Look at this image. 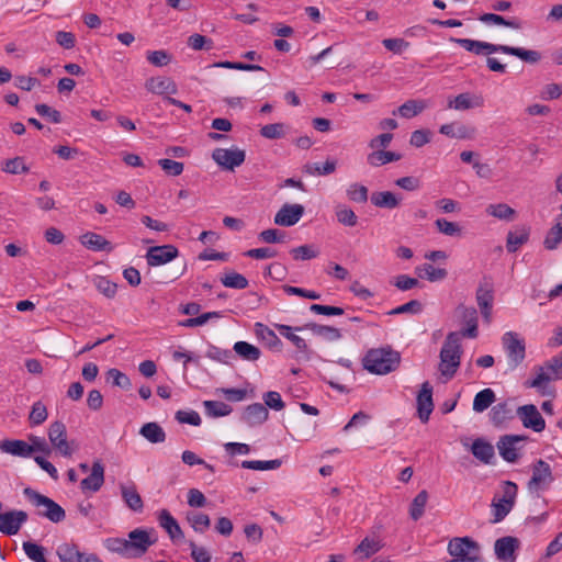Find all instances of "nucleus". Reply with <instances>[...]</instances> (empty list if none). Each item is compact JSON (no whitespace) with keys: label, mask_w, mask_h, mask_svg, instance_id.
Returning <instances> with one entry per match:
<instances>
[{"label":"nucleus","mask_w":562,"mask_h":562,"mask_svg":"<svg viewBox=\"0 0 562 562\" xmlns=\"http://www.w3.org/2000/svg\"><path fill=\"white\" fill-rule=\"evenodd\" d=\"M24 495L38 509V515L47 518L52 522H60L65 519V509L52 498L26 487Z\"/></svg>","instance_id":"39448f33"},{"label":"nucleus","mask_w":562,"mask_h":562,"mask_svg":"<svg viewBox=\"0 0 562 562\" xmlns=\"http://www.w3.org/2000/svg\"><path fill=\"white\" fill-rule=\"evenodd\" d=\"M553 482L551 465L542 459L535 461L531 465V477L527 483L529 493L539 496V493L547 491Z\"/></svg>","instance_id":"6e6552de"},{"label":"nucleus","mask_w":562,"mask_h":562,"mask_svg":"<svg viewBox=\"0 0 562 562\" xmlns=\"http://www.w3.org/2000/svg\"><path fill=\"white\" fill-rule=\"evenodd\" d=\"M337 221L348 227H353L358 223L356 213L348 206L339 204L335 207Z\"/></svg>","instance_id":"603ef678"},{"label":"nucleus","mask_w":562,"mask_h":562,"mask_svg":"<svg viewBox=\"0 0 562 562\" xmlns=\"http://www.w3.org/2000/svg\"><path fill=\"white\" fill-rule=\"evenodd\" d=\"M460 335L449 333L440 350L439 370L442 375L451 379L460 366L461 359Z\"/></svg>","instance_id":"7ed1b4c3"},{"label":"nucleus","mask_w":562,"mask_h":562,"mask_svg":"<svg viewBox=\"0 0 562 562\" xmlns=\"http://www.w3.org/2000/svg\"><path fill=\"white\" fill-rule=\"evenodd\" d=\"M302 204H283L274 215V224L279 226L290 227L299 223L304 214Z\"/></svg>","instance_id":"a211bd4d"},{"label":"nucleus","mask_w":562,"mask_h":562,"mask_svg":"<svg viewBox=\"0 0 562 562\" xmlns=\"http://www.w3.org/2000/svg\"><path fill=\"white\" fill-rule=\"evenodd\" d=\"M381 549L379 540L366 537L353 550V554L358 555L360 560L369 559Z\"/></svg>","instance_id":"ea45409f"},{"label":"nucleus","mask_w":562,"mask_h":562,"mask_svg":"<svg viewBox=\"0 0 562 562\" xmlns=\"http://www.w3.org/2000/svg\"><path fill=\"white\" fill-rule=\"evenodd\" d=\"M212 158L223 169L234 170L245 161L246 153L237 147L215 148L212 153Z\"/></svg>","instance_id":"9d476101"},{"label":"nucleus","mask_w":562,"mask_h":562,"mask_svg":"<svg viewBox=\"0 0 562 562\" xmlns=\"http://www.w3.org/2000/svg\"><path fill=\"white\" fill-rule=\"evenodd\" d=\"M400 362V353L390 348L371 349L362 359L363 368L373 374H387L394 371Z\"/></svg>","instance_id":"f03ea898"},{"label":"nucleus","mask_w":562,"mask_h":562,"mask_svg":"<svg viewBox=\"0 0 562 562\" xmlns=\"http://www.w3.org/2000/svg\"><path fill=\"white\" fill-rule=\"evenodd\" d=\"M518 486L512 481L502 483V495H495L492 499L493 522L502 521L513 509L516 503Z\"/></svg>","instance_id":"423d86ee"},{"label":"nucleus","mask_w":562,"mask_h":562,"mask_svg":"<svg viewBox=\"0 0 562 562\" xmlns=\"http://www.w3.org/2000/svg\"><path fill=\"white\" fill-rule=\"evenodd\" d=\"M417 412L418 417L423 423H427L429 420V416L434 409L432 402V386L426 381L422 384L420 391L417 395Z\"/></svg>","instance_id":"6ab92c4d"},{"label":"nucleus","mask_w":562,"mask_h":562,"mask_svg":"<svg viewBox=\"0 0 562 562\" xmlns=\"http://www.w3.org/2000/svg\"><path fill=\"white\" fill-rule=\"evenodd\" d=\"M494 301L492 284L484 280L476 290V302L486 323L491 321L492 305Z\"/></svg>","instance_id":"aec40b11"},{"label":"nucleus","mask_w":562,"mask_h":562,"mask_svg":"<svg viewBox=\"0 0 562 562\" xmlns=\"http://www.w3.org/2000/svg\"><path fill=\"white\" fill-rule=\"evenodd\" d=\"M544 364L554 380L562 379V351L558 356L548 360Z\"/></svg>","instance_id":"774afa93"},{"label":"nucleus","mask_w":562,"mask_h":562,"mask_svg":"<svg viewBox=\"0 0 562 562\" xmlns=\"http://www.w3.org/2000/svg\"><path fill=\"white\" fill-rule=\"evenodd\" d=\"M221 282L226 288L237 290L246 289L249 284L248 280L243 274L234 271L225 273V276L221 278Z\"/></svg>","instance_id":"6e6d98bb"},{"label":"nucleus","mask_w":562,"mask_h":562,"mask_svg":"<svg viewBox=\"0 0 562 562\" xmlns=\"http://www.w3.org/2000/svg\"><path fill=\"white\" fill-rule=\"evenodd\" d=\"M427 108L424 100L411 99L404 102L397 110L393 111V115H401L405 119H412L422 113Z\"/></svg>","instance_id":"f704fd0d"},{"label":"nucleus","mask_w":562,"mask_h":562,"mask_svg":"<svg viewBox=\"0 0 562 562\" xmlns=\"http://www.w3.org/2000/svg\"><path fill=\"white\" fill-rule=\"evenodd\" d=\"M496 400L495 393L492 389H484L476 393L473 400V411L482 413L487 409Z\"/></svg>","instance_id":"c03bdc74"},{"label":"nucleus","mask_w":562,"mask_h":562,"mask_svg":"<svg viewBox=\"0 0 562 562\" xmlns=\"http://www.w3.org/2000/svg\"><path fill=\"white\" fill-rule=\"evenodd\" d=\"M471 452L485 464H490L495 456L494 447L482 438H477L472 442Z\"/></svg>","instance_id":"473e14b6"},{"label":"nucleus","mask_w":562,"mask_h":562,"mask_svg":"<svg viewBox=\"0 0 562 562\" xmlns=\"http://www.w3.org/2000/svg\"><path fill=\"white\" fill-rule=\"evenodd\" d=\"M447 551L452 557L447 562H484L480 544L470 537L452 538Z\"/></svg>","instance_id":"20e7f679"},{"label":"nucleus","mask_w":562,"mask_h":562,"mask_svg":"<svg viewBox=\"0 0 562 562\" xmlns=\"http://www.w3.org/2000/svg\"><path fill=\"white\" fill-rule=\"evenodd\" d=\"M529 239V232L521 228L516 232H509L507 234L506 248L508 252H516L520 246L526 244Z\"/></svg>","instance_id":"09e8293b"},{"label":"nucleus","mask_w":562,"mask_h":562,"mask_svg":"<svg viewBox=\"0 0 562 562\" xmlns=\"http://www.w3.org/2000/svg\"><path fill=\"white\" fill-rule=\"evenodd\" d=\"M260 135L267 139H279L284 136V124L273 123L263 125L260 128Z\"/></svg>","instance_id":"680f3d73"},{"label":"nucleus","mask_w":562,"mask_h":562,"mask_svg":"<svg viewBox=\"0 0 562 562\" xmlns=\"http://www.w3.org/2000/svg\"><path fill=\"white\" fill-rule=\"evenodd\" d=\"M402 158L401 154L386 150H373L367 156V162L371 167H380Z\"/></svg>","instance_id":"e433bc0d"},{"label":"nucleus","mask_w":562,"mask_h":562,"mask_svg":"<svg viewBox=\"0 0 562 562\" xmlns=\"http://www.w3.org/2000/svg\"><path fill=\"white\" fill-rule=\"evenodd\" d=\"M203 405L206 415L210 417H223L229 415L232 412L229 405L218 401H205Z\"/></svg>","instance_id":"5fc2aeb1"},{"label":"nucleus","mask_w":562,"mask_h":562,"mask_svg":"<svg viewBox=\"0 0 562 562\" xmlns=\"http://www.w3.org/2000/svg\"><path fill=\"white\" fill-rule=\"evenodd\" d=\"M439 132L451 138L468 139L475 134V128L461 123H448L440 126Z\"/></svg>","instance_id":"c756f323"},{"label":"nucleus","mask_w":562,"mask_h":562,"mask_svg":"<svg viewBox=\"0 0 562 562\" xmlns=\"http://www.w3.org/2000/svg\"><path fill=\"white\" fill-rule=\"evenodd\" d=\"M156 542L157 536L154 529L136 528L128 532L126 542L123 546L127 550V558L137 559L143 557Z\"/></svg>","instance_id":"0eeeda50"},{"label":"nucleus","mask_w":562,"mask_h":562,"mask_svg":"<svg viewBox=\"0 0 562 562\" xmlns=\"http://www.w3.org/2000/svg\"><path fill=\"white\" fill-rule=\"evenodd\" d=\"M145 88L155 94L170 97L178 93V87L176 82L168 77H151L146 80Z\"/></svg>","instance_id":"412c9836"},{"label":"nucleus","mask_w":562,"mask_h":562,"mask_svg":"<svg viewBox=\"0 0 562 562\" xmlns=\"http://www.w3.org/2000/svg\"><path fill=\"white\" fill-rule=\"evenodd\" d=\"M158 521L159 526L166 530L173 542L184 539L182 529L180 528L178 521L169 513V510L161 509L158 514Z\"/></svg>","instance_id":"b1692460"},{"label":"nucleus","mask_w":562,"mask_h":562,"mask_svg":"<svg viewBox=\"0 0 562 562\" xmlns=\"http://www.w3.org/2000/svg\"><path fill=\"white\" fill-rule=\"evenodd\" d=\"M121 493L128 508L134 512H142L144 507L143 499L134 485H121Z\"/></svg>","instance_id":"58836bf2"},{"label":"nucleus","mask_w":562,"mask_h":562,"mask_svg":"<svg viewBox=\"0 0 562 562\" xmlns=\"http://www.w3.org/2000/svg\"><path fill=\"white\" fill-rule=\"evenodd\" d=\"M80 243L92 251H105L111 252L114 246L105 239L102 235L88 232L80 237Z\"/></svg>","instance_id":"bb28decb"},{"label":"nucleus","mask_w":562,"mask_h":562,"mask_svg":"<svg viewBox=\"0 0 562 562\" xmlns=\"http://www.w3.org/2000/svg\"><path fill=\"white\" fill-rule=\"evenodd\" d=\"M48 438L52 446L60 452L64 457H70L72 449L67 441V430L64 423L54 422L48 429Z\"/></svg>","instance_id":"2eb2a0df"},{"label":"nucleus","mask_w":562,"mask_h":562,"mask_svg":"<svg viewBox=\"0 0 562 562\" xmlns=\"http://www.w3.org/2000/svg\"><path fill=\"white\" fill-rule=\"evenodd\" d=\"M108 379L112 380L113 385L119 386L123 390H130L132 386L130 378L117 369H110L106 372Z\"/></svg>","instance_id":"e2e57ef3"},{"label":"nucleus","mask_w":562,"mask_h":562,"mask_svg":"<svg viewBox=\"0 0 562 562\" xmlns=\"http://www.w3.org/2000/svg\"><path fill=\"white\" fill-rule=\"evenodd\" d=\"M2 170L4 172L11 173V175H20V173L29 172V167L24 164V160L22 157H15V158L5 160L4 166L2 167Z\"/></svg>","instance_id":"052dcab7"},{"label":"nucleus","mask_w":562,"mask_h":562,"mask_svg":"<svg viewBox=\"0 0 562 562\" xmlns=\"http://www.w3.org/2000/svg\"><path fill=\"white\" fill-rule=\"evenodd\" d=\"M450 41L475 55H491L494 53H502L518 57L519 59L529 64H537L541 59V54L538 50L526 49L524 47H515L503 44H492L488 42H482L471 38L451 37Z\"/></svg>","instance_id":"f257e3e1"},{"label":"nucleus","mask_w":562,"mask_h":562,"mask_svg":"<svg viewBox=\"0 0 562 562\" xmlns=\"http://www.w3.org/2000/svg\"><path fill=\"white\" fill-rule=\"evenodd\" d=\"M416 272L420 278L427 279L430 282L443 280L448 272L443 268H436L430 263H425L416 268Z\"/></svg>","instance_id":"de8ad7c7"},{"label":"nucleus","mask_w":562,"mask_h":562,"mask_svg":"<svg viewBox=\"0 0 562 562\" xmlns=\"http://www.w3.org/2000/svg\"><path fill=\"white\" fill-rule=\"evenodd\" d=\"M427 502L428 493L425 490L414 497L409 508V516L414 521H417L424 515Z\"/></svg>","instance_id":"8fccbe9b"},{"label":"nucleus","mask_w":562,"mask_h":562,"mask_svg":"<svg viewBox=\"0 0 562 562\" xmlns=\"http://www.w3.org/2000/svg\"><path fill=\"white\" fill-rule=\"evenodd\" d=\"M160 168L169 176H180L183 172V164L168 158L158 160Z\"/></svg>","instance_id":"0e129e2a"},{"label":"nucleus","mask_w":562,"mask_h":562,"mask_svg":"<svg viewBox=\"0 0 562 562\" xmlns=\"http://www.w3.org/2000/svg\"><path fill=\"white\" fill-rule=\"evenodd\" d=\"M458 311L462 322L467 327L462 330V336L469 338L477 337V312L474 307L459 306Z\"/></svg>","instance_id":"cd10ccee"},{"label":"nucleus","mask_w":562,"mask_h":562,"mask_svg":"<svg viewBox=\"0 0 562 562\" xmlns=\"http://www.w3.org/2000/svg\"><path fill=\"white\" fill-rule=\"evenodd\" d=\"M179 250L173 245L153 246L146 252V260L148 266L156 267L165 265L176 259Z\"/></svg>","instance_id":"4468645a"},{"label":"nucleus","mask_w":562,"mask_h":562,"mask_svg":"<svg viewBox=\"0 0 562 562\" xmlns=\"http://www.w3.org/2000/svg\"><path fill=\"white\" fill-rule=\"evenodd\" d=\"M305 328L310 329L314 335L322 337L328 341H336L341 338L340 330L333 326L308 323L305 325Z\"/></svg>","instance_id":"4c0bfd02"},{"label":"nucleus","mask_w":562,"mask_h":562,"mask_svg":"<svg viewBox=\"0 0 562 562\" xmlns=\"http://www.w3.org/2000/svg\"><path fill=\"white\" fill-rule=\"evenodd\" d=\"M370 199L374 206L389 210L397 207L401 203V198L391 191L373 192Z\"/></svg>","instance_id":"72a5a7b5"},{"label":"nucleus","mask_w":562,"mask_h":562,"mask_svg":"<svg viewBox=\"0 0 562 562\" xmlns=\"http://www.w3.org/2000/svg\"><path fill=\"white\" fill-rule=\"evenodd\" d=\"M368 188L360 183H351L347 191V198L356 203H366L368 201Z\"/></svg>","instance_id":"13d9d810"},{"label":"nucleus","mask_w":562,"mask_h":562,"mask_svg":"<svg viewBox=\"0 0 562 562\" xmlns=\"http://www.w3.org/2000/svg\"><path fill=\"white\" fill-rule=\"evenodd\" d=\"M187 520L194 529V531L200 533L205 532L211 526V519L209 515L200 512H188Z\"/></svg>","instance_id":"49530a36"},{"label":"nucleus","mask_w":562,"mask_h":562,"mask_svg":"<svg viewBox=\"0 0 562 562\" xmlns=\"http://www.w3.org/2000/svg\"><path fill=\"white\" fill-rule=\"evenodd\" d=\"M22 547L27 558L33 562H47L44 554L45 549L42 546L31 541H25Z\"/></svg>","instance_id":"bf43d9fd"},{"label":"nucleus","mask_w":562,"mask_h":562,"mask_svg":"<svg viewBox=\"0 0 562 562\" xmlns=\"http://www.w3.org/2000/svg\"><path fill=\"white\" fill-rule=\"evenodd\" d=\"M528 436L526 435H505L502 436L497 442V449L501 457L509 462L515 463L519 459V453L516 445L521 441H526Z\"/></svg>","instance_id":"ddd939ff"},{"label":"nucleus","mask_w":562,"mask_h":562,"mask_svg":"<svg viewBox=\"0 0 562 562\" xmlns=\"http://www.w3.org/2000/svg\"><path fill=\"white\" fill-rule=\"evenodd\" d=\"M188 46L194 50L201 49H211L213 47V42L211 38H207L201 34H193L188 38Z\"/></svg>","instance_id":"69168bd1"},{"label":"nucleus","mask_w":562,"mask_h":562,"mask_svg":"<svg viewBox=\"0 0 562 562\" xmlns=\"http://www.w3.org/2000/svg\"><path fill=\"white\" fill-rule=\"evenodd\" d=\"M294 260H311L319 255V249L315 245L306 244L290 250Z\"/></svg>","instance_id":"864d4df0"},{"label":"nucleus","mask_w":562,"mask_h":562,"mask_svg":"<svg viewBox=\"0 0 562 562\" xmlns=\"http://www.w3.org/2000/svg\"><path fill=\"white\" fill-rule=\"evenodd\" d=\"M139 434L150 443H161L166 440L164 428L155 422L144 424L139 429Z\"/></svg>","instance_id":"c9c22d12"},{"label":"nucleus","mask_w":562,"mask_h":562,"mask_svg":"<svg viewBox=\"0 0 562 562\" xmlns=\"http://www.w3.org/2000/svg\"><path fill=\"white\" fill-rule=\"evenodd\" d=\"M516 415L527 429H531L535 432H541L546 429V420L533 404L519 406L516 411Z\"/></svg>","instance_id":"9b49d317"},{"label":"nucleus","mask_w":562,"mask_h":562,"mask_svg":"<svg viewBox=\"0 0 562 562\" xmlns=\"http://www.w3.org/2000/svg\"><path fill=\"white\" fill-rule=\"evenodd\" d=\"M269 416L268 408L261 403L248 405L243 415L241 420L250 427L261 425Z\"/></svg>","instance_id":"393cba45"},{"label":"nucleus","mask_w":562,"mask_h":562,"mask_svg":"<svg viewBox=\"0 0 562 562\" xmlns=\"http://www.w3.org/2000/svg\"><path fill=\"white\" fill-rule=\"evenodd\" d=\"M29 516L24 510H9L0 513V532L7 536L16 535Z\"/></svg>","instance_id":"f8f14e48"},{"label":"nucleus","mask_w":562,"mask_h":562,"mask_svg":"<svg viewBox=\"0 0 562 562\" xmlns=\"http://www.w3.org/2000/svg\"><path fill=\"white\" fill-rule=\"evenodd\" d=\"M520 547L518 538L505 536L498 538L494 543V552L497 560L503 562H514L516 560V551Z\"/></svg>","instance_id":"dca6fc26"},{"label":"nucleus","mask_w":562,"mask_h":562,"mask_svg":"<svg viewBox=\"0 0 562 562\" xmlns=\"http://www.w3.org/2000/svg\"><path fill=\"white\" fill-rule=\"evenodd\" d=\"M0 450L4 453H9L12 456H18L22 458L31 457L32 447L23 440L14 439H5L0 442Z\"/></svg>","instance_id":"2f4dec72"},{"label":"nucleus","mask_w":562,"mask_h":562,"mask_svg":"<svg viewBox=\"0 0 562 562\" xmlns=\"http://www.w3.org/2000/svg\"><path fill=\"white\" fill-rule=\"evenodd\" d=\"M256 337L261 340L270 350L281 351L282 341L277 334L262 323H256L254 326Z\"/></svg>","instance_id":"a878e982"},{"label":"nucleus","mask_w":562,"mask_h":562,"mask_svg":"<svg viewBox=\"0 0 562 562\" xmlns=\"http://www.w3.org/2000/svg\"><path fill=\"white\" fill-rule=\"evenodd\" d=\"M233 350L237 356L246 361H256L261 356L260 349L247 341L235 342Z\"/></svg>","instance_id":"a19ab883"},{"label":"nucleus","mask_w":562,"mask_h":562,"mask_svg":"<svg viewBox=\"0 0 562 562\" xmlns=\"http://www.w3.org/2000/svg\"><path fill=\"white\" fill-rule=\"evenodd\" d=\"M61 562H80L85 552L79 551L74 543H63L56 551Z\"/></svg>","instance_id":"a18cd8bd"},{"label":"nucleus","mask_w":562,"mask_h":562,"mask_svg":"<svg viewBox=\"0 0 562 562\" xmlns=\"http://www.w3.org/2000/svg\"><path fill=\"white\" fill-rule=\"evenodd\" d=\"M502 345L508 358L510 369H516L526 358V344L515 331H506L502 337Z\"/></svg>","instance_id":"1a4fd4ad"},{"label":"nucleus","mask_w":562,"mask_h":562,"mask_svg":"<svg viewBox=\"0 0 562 562\" xmlns=\"http://www.w3.org/2000/svg\"><path fill=\"white\" fill-rule=\"evenodd\" d=\"M274 327L283 337L289 339L300 352L308 357L311 351L308 349L306 341L302 337L294 334V330L301 331L304 327H291L289 325L283 324H274Z\"/></svg>","instance_id":"c85d7f7f"},{"label":"nucleus","mask_w":562,"mask_h":562,"mask_svg":"<svg viewBox=\"0 0 562 562\" xmlns=\"http://www.w3.org/2000/svg\"><path fill=\"white\" fill-rule=\"evenodd\" d=\"M485 212L487 215L502 221H513L516 216V211L506 203L490 204Z\"/></svg>","instance_id":"79ce46f5"},{"label":"nucleus","mask_w":562,"mask_h":562,"mask_svg":"<svg viewBox=\"0 0 562 562\" xmlns=\"http://www.w3.org/2000/svg\"><path fill=\"white\" fill-rule=\"evenodd\" d=\"M438 231L447 236H457L461 234V227L453 222H449L446 218H438L435 222Z\"/></svg>","instance_id":"338daca9"},{"label":"nucleus","mask_w":562,"mask_h":562,"mask_svg":"<svg viewBox=\"0 0 562 562\" xmlns=\"http://www.w3.org/2000/svg\"><path fill=\"white\" fill-rule=\"evenodd\" d=\"M104 483V467L101 461H94L89 476L83 479L80 483L81 490L98 492Z\"/></svg>","instance_id":"5701e85b"},{"label":"nucleus","mask_w":562,"mask_h":562,"mask_svg":"<svg viewBox=\"0 0 562 562\" xmlns=\"http://www.w3.org/2000/svg\"><path fill=\"white\" fill-rule=\"evenodd\" d=\"M282 464L281 460L274 459L269 461H259V460H245L241 462V468L257 471H268L276 470L280 468Z\"/></svg>","instance_id":"4d7b16f0"},{"label":"nucleus","mask_w":562,"mask_h":562,"mask_svg":"<svg viewBox=\"0 0 562 562\" xmlns=\"http://www.w3.org/2000/svg\"><path fill=\"white\" fill-rule=\"evenodd\" d=\"M479 21L487 25H502L513 30H521L524 27L522 20L518 18L505 19L496 13H483L479 16Z\"/></svg>","instance_id":"7c9ffc66"},{"label":"nucleus","mask_w":562,"mask_h":562,"mask_svg":"<svg viewBox=\"0 0 562 562\" xmlns=\"http://www.w3.org/2000/svg\"><path fill=\"white\" fill-rule=\"evenodd\" d=\"M337 162L334 159H327L323 165L313 162L305 165V171L310 175L328 176L335 172Z\"/></svg>","instance_id":"3c124183"},{"label":"nucleus","mask_w":562,"mask_h":562,"mask_svg":"<svg viewBox=\"0 0 562 562\" xmlns=\"http://www.w3.org/2000/svg\"><path fill=\"white\" fill-rule=\"evenodd\" d=\"M513 418V412L507 403H498L490 412V420L496 427Z\"/></svg>","instance_id":"37998d69"},{"label":"nucleus","mask_w":562,"mask_h":562,"mask_svg":"<svg viewBox=\"0 0 562 562\" xmlns=\"http://www.w3.org/2000/svg\"><path fill=\"white\" fill-rule=\"evenodd\" d=\"M535 370L537 372L536 376L531 380H527L525 386L536 389L541 396L554 397V390L549 386V382L554 379L547 370L546 364L536 367Z\"/></svg>","instance_id":"f3484780"},{"label":"nucleus","mask_w":562,"mask_h":562,"mask_svg":"<svg viewBox=\"0 0 562 562\" xmlns=\"http://www.w3.org/2000/svg\"><path fill=\"white\" fill-rule=\"evenodd\" d=\"M483 104L484 99L482 95L464 92L456 95L454 98H450L447 105L449 109L465 111L474 108H481Z\"/></svg>","instance_id":"4be33fe9"}]
</instances>
